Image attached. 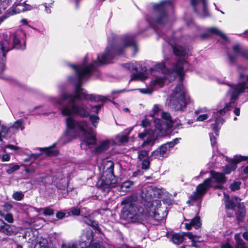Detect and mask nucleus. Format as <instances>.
<instances>
[{
	"mask_svg": "<svg viewBox=\"0 0 248 248\" xmlns=\"http://www.w3.org/2000/svg\"><path fill=\"white\" fill-rule=\"evenodd\" d=\"M130 46L135 52L137 51V47L131 35H125L119 41L117 45H110L107 47L105 52L97 57V61H94L89 65H87L86 61L81 64L78 65H70L75 70L78 78L75 84V91L73 93H69L65 91L62 92L58 98L51 97L49 98L50 103L54 106L61 108V113L63 116H68L66 119L67 130L65 136L74 138L79 133H82L81 148L86 150L91 149L96 143L95 135L92 131H88V124L85 121L78 122L70 115L72 114L79 115L82 117H87L90 115L88 108L86 104L81 103L76 104L77 100H86L92 102H104L107 100L106 97L88 94L86 91L81 87V80L86 79L87 77L94 70L95 65L106 64L110 62L113 57L122 54L127 47Z\"/></svg>",
	"mask_w": 248,
	"mask_h": 248,
	"instance_id": "f257e3e1",
	"label": "nucleus"
},
{
	"mask_svg": "<svg viewBox=\"0 0 248 248\" xmlns=\"http://www.w3.org/2000/svg\"><path fill=\"white\" fill-rule=\"evenodd\" d=\"M134 197H127L123 200L122 205H124L122 210V217L130 222H140L150 217L155 220L160 221L164 219L167 213L166 211H162L161 209H156L155 205L150 202H148L147 208H143L140 206H136L132 201Z\"/></svg>",
	"mask_w": 248,
	"mask_h": 248,
	"instance_id": "f03ea898",
	"label": "nucleus"
},
{
	"mask_svg": "<svg viewBox=\"0 0 248 248\" xmlns=\"http://www.w3.org/2000/svg\"><path fill=\"white\" fill-rule=\"evenodd\" d=\"M239 77L240 79L244 80H246L247 81L240 82L235 86H230V89L228 94L231 96L230 102L226 104L222 109L213 112L212 118L210 120L215 121V124H212L211 126L213 130L214 131L217 136L218 135V130L217 128V125L220 124H223L224 121L222 117V116L231 109L234 101L237 98L239 94L244 93L245 89H248V75H245L242 73H240Z\"/></svg>",
	"mask_w": 248,
	"mask_h": 248,
	"instance_id": "7ed1b4c3",
	"label": "nucleus"
},
{
	"mask_svg": "<svg viewBox=\"0 0 248 248\" xmlns=\"http://www.w3.org/2000/svg\"><path fill=\"white\" fill-rule=\"evenodd\" d=\"M10 37L12 39V46L10 45L7 34L3 35L2 40L0 41V68L2 71L5 69L6 53L12 48L23 50L26 47V35L23 31H16L11 34Z\"/></svg>",
	"mask_w": 248,
	"mask_h": 248,
	"instance_id": "20e7f679",
	"label": "nucleus"
},
{
	"mask_svg": "<svg viewBox=\"0 0 248 248\" xmlns=\"http://www.w3.org/2000/svg\"><path fill=\"white\" fill-rule=\"evenodd\" d=\"M210 178L205 179L202 183L197 186L196 190L190 196L191 201H196L202 199L211 187H214L216 188H222L220 185L213 186L212 183L214 182L218 184L225 183L226 181V178L224 174L213 170L210 172Z\"/></svg>",
	"mask_w": 248,
	"mask_h": 248,
	"instance_id": "39448f33",
	"label": "nucleus"
},
{
	"mask_svg": "<svg viewBox=\"0 0 248 248\" xmlns=\"http://www.w3.org/2000/svg\"><path fill=\"white\" fill-rule=\"evenodd\" d=\"M189 67V64L186 60L180 59L173 66L172 70L166 68L165 63L163 62L155 64L154 69L155 71H161L165 75L161 78H166V80L168 78L170 80H172L176 76H179L182 80L184 73Z\"/></svg>",
	"mask_w": 248,
	"mask_h": 248,
	"instance_id": "423d86ee",
	"label": "nucleus"
},
{
	"mask_svg": "<svg viewBox=\"0 0 248 248\" xmlns=\"http://www.w3.org/2000/svg\"><path fill=\"white\" fill-rule=\"evenodd\" d=\"M189 102V96L182 84L177 85L170 96L169 104L175 110L182 111Z\"/></svg>",
	"mask_w": 248,
	"mask_h": 248,
	"instance_id": "0eeeda50",
	"label": "nucleus"
},
{
	"mask_svg": "<svg viewBox=\"0 0 248 248\" xmlns=\"http://www.w3.org/2000/svg\"><path fill=\"white\" fill-rule=\"evenodd\" d=\"M159 195H160V190L159 189L155 188L152 186L144 185L142 187L141 191V196L143 201L140 204L138 205L134 202L136 198L134 196V200L132 201V203L136 206H142L144 209L147 208V205L149 202L151 203H154V204H155L156 207H160L161 205L160 201L153 200V197H155ZM131 197H133V196Z\"/></svg>",
	"mask_w": 248,
	"mask_h": 248,
	"instance_id": "6e6552de",
	"label": "nucleus"
},
{
	"mask_svg": "<svg viewBox=\"0 0 248 248\" xmlns=\"http://www.w3.org/2000/svg\"><path fill=\"white\" fill-rule=\"evenodd\" d=\"M108 167L107 169L106 176H102L97 183V186L104 191H108L109 188L114 187L117 183V179L113 174L114 164L108 162Z\"/></svg>",
	"mask_w": 248,
	"mask_h": 248,
	"instance_id": "1a4fd4ad",
	"label": "nucleus"
},
{
	"mask_svg": "<svg viewBox=\"0 0 248 248\" xmlns=\"http://www.w3.org/2000/svg\"><path fill=\"white\" fill-rule=\"evenodd\" d=\"M172 4L170 0H164L159 4H155L154 9L155 14L159 16V17L156 18L148 19V21L150 23H155L158 24H164L168 21V17L166 13V11L168 7H171Z\"/></svg>",
	"mask_w": 248,
	"mask_h": 248,
	"instance_id": "9d476101",
	"label": "nucleus"
},
{
	"mask_svg": "<svg viewBox=\"0 0 248 248\" xmlns=\"http://www.w3.org/2000/svg\"><path fill=\"white\" fill-rule=\"evenodd\" d=\"M125 69L131 72H136V74L132 75L131 80L143 81L147 78V75L144 72H138L141 67L140 62L126 63L124 65Z\"/></svg>",
	"mask_w": 248,
	"mask_h": 248,
	"instance_id": "9b49d317",
	"label": "nucleus"
},
{
	"mask_svg": "<svg viewBox=\"0 0 248 248\" xmlns=\"http://www.w3.org/2000/svg\"><path fill=\"white\" fill-rule=\"evenodd\" d=\"M191 3L195 11L199 13L201 17L204 18L209 16L206 0H191Z\"/></svg>",
	"mask_w": 248,
	"mask_h": 248,
	"instance_id": "f8f14e48",
	"label": "nucleus"
},
{
	"mask_svg": "<svg viewBox=\"0 0 248 248\" xmlns=\"http://www.w3.org/2000/svg\"><path fill=\"white\" fill-rule=\"evenodd\" d=\"M93 240V232L90 229L84 231L81 236L79 242L80 248H88L92 246L94 243L90 246Z\"/></svg>",
	"mask_w": 248,
	"mask_h": 248,
	"instance_id": "ddd939ff",
	"label": "nucleus"
},
{
	"mask_svg": "<svg viewBox=\"0 0 248 248\" xmlns=\"http://www.w3.org/2000/svg\"><path fill=\"white\" fill-rule=\"evenodd\" d=\"M232 49L234 54L228 55V58L231 63H234L236 62L237 57L239 55L248 59V51L246 50H243L240 45L234 46Z\"/></svg>",
	"mask_w": 248,
	"mask_h": 248,
	"instance_id": "4468645a",
	"label": "nucleus"
},
{
	"mask_svg": "<svg viewBox=\"0 0 248 248\" xmlns=\"http://www.w3.org/2000/svg\"><path fill=\"white\" fill-rule=\"evenodd\" d=\"M166 81V78L160 77H155L150 82V87L152 89V90H149L147 89H140V93H151L154 87L158 86L160 87H162L164 86L165 81Z\"/></svg>",
	"mask_w": 248,
	"mask_h": 248,
	"instance_id": "2eb2a0df",
	"label": "nucleus"
},
{
	"mask_svg": "<svg viewBox=\"0 0 248 248\" xmlns=\"http://www.w3.org/2000/svg\"><path fill=\"white\" fill-rule=\"evenodd\" d=\"M248 159V157L245 156L236 155L233 159L232 160L231 163L226 166L224 169V173L228 174L234 170L236 168L237 163L243 160H246Z\"/></svg>",
	"mask_w": 248,
	"mask_h": 248,
	"instance_id": "dca6fc26",
	"label": "nucleus"
},
{
	"mask_svg": "<svg viewBox=\"0 0 248 248\" xmlns=\"http://www.w3.org/2000/svg\"><path fill=\"white\" fill-rule=\"evenodd\" d=\"M180 139V138H176L172 141L167 142L158 148L164 157L168 155L169 149L177 144Z\"/></svg>",
	"mask_w": 248,
	"mask_h": 248,
	"instance_id": "f3484780",
	"label": "nucleus"
},
{
	"mask_svg": "<svg viewBox=\"0 0 248 248\" xmlns=\"http://www.w3.org/2000/svg\"><path fill=\"white\" fill-rule=\"evenodd\" d=\"M185 225L186 229L187 230H190L192 227H193L195 229H197L200 228L202 225L201 218L200 217L197 216L194 218L192 219L189 222L185 223Z\"/></svg>",
	"mask_w": 248,
	"mask_h": 248,
	"instance_id": "a211bd4d",
	"label": "nucleus"
},
{
	"mask_svg": "<svg viewBox=\"0 0 248 248\" xmlns=\"http://www.w3.org/2000/svg\"><path fill=\"white\" fill-rule=\"evenodd\" d=\"M238 211L236 212V216L238 224L244 221L246 216V208L242 203H239L238 206Z\"/></svg>",
	"mask_w": 248,
	"mask_h": 248,
	"instance_id": "6ab92c4d",
	"label": "nucleus"
},
{
	"mask_svg": "<svg viewBox=\"0 0 248 248\" xmlns=\"http://www.w3.org/2000/svg\"><path fill=\"white\" fill-rule=\"evenodd\" d=\"M208 31L209 33L202 34L201 35V38L203 39L208 38L210 36V33H211L219 35L224 40H226L227 39L226 35L216 28H211L209 29Z\"/></svg>",
	"mask_w": 248,
	"mask_h": 248,
	"instance_id": "aec40b11",
	"label": "nucleus"
},
{
	"mask_svg": "<svg viewBox=\"0 0 248 248\" xmlns=\"http://www.w3.org/2000/svg\"><path fill=\"white\" fill-rule=\"evenodd\" d=\"M0 232L9 236L12 235L14 233L11 226L6 224L1 219H0Z\"/></svg>",
	"mask_w": 248,
	"mask_h": 248,
	"instance_id": "412c9836",
	"label": "nucleus"
},
{
	"mask_svg": "<svg viewBox=\"0 0 248 248\" xmlns=\"http://www.w3.org/2000/svg\"><path fill=\"white\" fill-rule=\"evenodd\" d=\"M110 142L109 140L101 141L100 144L95 148V152L97 154H100L107 150L109 147Z\"/></svg>",
	"mask_w": 248,
	"mask_h": 248,
	"instance_id": "4be33fe9",
	"label": "nucleus"
},
{
	"mask_svg": "<svg viewBox=\"0 0 248 248\" xmlns=\"http://www.w3.org/2000/svg\"><path fill=\"white\" fill-rule=\"evenodd\" d=\"M174 53L177 56H185L187 54V50L182 46H173Z\"/></svg>",
	"mask_w": 248,
	"mask_h": 248,
	"instance_id": "5701e85b",
	"label": "nucleus"
},
{
	"mask_svg": "<svg viewBox=\"0 0 248 248\" xmlns=\"http://www.w3.org/2000/svg\"><path fill=\"white\" fill-rule=\"evenodd\" d=\"M133 183L132 181H127L123 183L120 186L119 190L122 192H128L132 190V186Z\"/></svg>",
	"mask_w": 248,
	"mask_h": 248,
	"instance_id": "b1692460",
	"label": "nucleus"
},
{
	"mask_svg": "<svg viewBox=\"0 0 248 248\" xmlns=\"http://www.w3.org/2000/svg\"><path fill=\"white\" fill-rule=\"evenodd\" d=\"M128 140V136L127 135H117L115 139V143L116 144L121 145L126 143Z\"/></svg>",
	"mask_w": 248,
	"mask_h": 248,
	"instance_id": "393cba45",
	"label": "nucleus"
},
{
	"mask_svg": "<svg viewBox=\"0 0 248 248\" xmlns=\"http://www.w3.org/2000/svg\"><path fill=\"white\" fill-rule=\"evenodd\" d=\"M38 149L41 151H44L47 156H56L58 154V150L53 149L52 146L44 148H40Z\"/></svg>",
	"mask_w": 248,
	"mask_h": 248,
	"instance_id": "a878e982",
	"label": "nucleus"
},
{
	"mask_svg": "<svg viewBox=\"0 0 248 248\" xmlns=\"http://www.w3.org/2000/svg\"><path fill=\"white\" fill-rule=\"evenodd\" d=\"M10 128L16 130H23L24 128L23 121L21 119L16 121L10 126Z\"/></svg>",
	"mask_w": 248,
	"mask_h": 248,
	"instance_id": "bb28decb",
	"label": "nucleus"
},
{
	"mask_svg": "<svg viewBox=\"0 0 248 248\" xmlns=\"http://www.w3.org/2000/svg\"><path fill=\"white\" fill-rule=\"evenodd\" d=\"M184 232L182 234H180L178 233H174L172 235V240L174 243L176 244H180L182 243L184 240V236H186L184 234Z\"/></svg>",
	"mask_w": 248,
	"mask_h": 248,
	"instance_id": "cd10ccee",
	"label": "nucleus"
},
{
	"mask_svg": "<svg viewBox=\"0 0 248 248\" xmlns=\"http://www.w3.org/2000/svg\"><path fill=\"white\" fill-rule=\"evenodd\" d=\"M62 248H77L74 244H65L62 246ZM88 248H104L103 246L97 243H94L92 246Z\"/></svg>",
	"mask_w": 248,
	"mask_h": 248,
	"instance_id": "c85d7f7f",
	"label": "nucleus"
},
{
	"mask_svg": "<svg viewBox=\"0 0 248 248\" xmlns=\"http://www.w3.org/2000/svg\"><path fill=\"white\" fill-rule=\"evenodd\" d=\"M184 234L187 236L189 239L191 240L192 242V246L196 247V243L197 242H200L202 240H197L196 238H199L200 237L197 235H193L191 232H185Z\"/></svg>",
	"mask_w": 248,
	"mask_h": 248,
	"instance_id": "c756f323",
	"label": "nucleus"
},
{
	"mask_svg": "<svg viewBox=\"0 0 248 248\" xmlns=\"http://www.w3.org/2000/svg\"><path fill=\"white\" fill-rule=\"evenodd\" d=\"M30 7V5L26 4L25 3L17 5L14 9V10L15 11V13H17L22 11H25L26 10H29L30 9V8H29Z\"/></svg>",
	"mask_w": 248,
	"mask_h": 248,
	"instance_id": "7c9ffc66",
	"label": "nucleus"
},
{
	"mask_svg": "<svg viewBox=\"0 0 248 248\" xmlns=\"http://www.w3.org/2000/svg\"><path fill=\"white\" fill-rule=\"evenodd\" d=\"M224 200L225 202V206L229 209H233L235 207V204L232 201L229 200V195L224 194Z\"/></svg>",
	"mask_w": 248,
	"mask_h": 248,
	"instance_id": "2f4dec72",
	"label": "nucleus"
},
{
	"mask_svg": "<svg viewBox=\"0 0 248 248\" xmlns=\"http://www.w3.org/2000/svg\"><path fill=\"white\" fill-rule=\"evenodd\" d=\"M24 194L22 191H15L12 195V198L17 201H20L24 199Z\"/></svg>",
	"mask_w": 248,
	"mask_h": 248,
	"instance_id": "473e14b6",
	"label": "nucleus"
},
{
	"mask_svg": "<svg viewBox=\"0 0 248 248\" xmlns=\"http://www.w3.org/2000/svg\"><path fill=\"white\" fill-rule=\"evenodd\" d=\"M84 222L87 225L91 226L94 228H97L98 227L97 223L94 220H92L90 217H85L84 219Z\"/></svg>",
	"mask_w": 248,
	"mask_h": 248,
	"instance_id": "72a5a7b5",
	"label": "nucleus"
},
{
	"mask_svg": "<svg viewBox=\"0 0 248 248\" xmlns=\"http://www.w3.org/2000/svg\"><path fill=\"white\" fill-rule=\"evenodd\" d=\"M138 158L140 160L149 159L148 152L146 150H141L138 152Z\"/></svg>",
	"mask_w": 248,
	"mask_h": 248,
	"instance_id": "f704fd0d",
	"label": "nucleus"
},
{
	"mask_svg": "<svg viewBox=\"0 0 248 248\" xmlns=\"http://www.w3.org/2000/svg\"><path fill=\"white\" fill-rule=\"evenodd\" d=\"M161 157H164L160 150L159 148L154 151L150 155V158L151 160L154 158H159Z\"/></svg>",
	"mask_w": 248,
	"mask_h": 248,
	"instance_id": "c9c22d12",
	"label": "nucleus"
},
{
	"mask_svg": "<svg viewBox=\"0 0 248 248\" xmlns=\"http://www.w3.org/2000/svg\"><path fill=\"white\" fill-rule=\"evenodd\" d=\"M9 6V0H0V14Z\"/></svg>",
	"mask_w": 248,
	"mask_h": 248,
	"instance_id": "e433bc0d",
	"label": "nucleus"
},
{
	"mask_svg": "<svg viewBox=\"0 0 248 248\" xmlns=\"http://www.w3.org/2000/svg\"><path fill=\"white\" fill-rule=\"evenodd\" d=\"M99 117L96 115H90V120L92 123V124L94 125V127H96V124H97L99 120Z\"/></svg>",
	"mask_w": 248,
	"mask_h": 248,
	"instance_id": "4c0bfd02",
	"label": "nucleus"
},
{
	"mask_svg": "<svg viewBox=\"0 0 248 248\" xmlns=\"http://www.w3.org/2000/svg\"><path fill=\"white\" fill-rule=\"evenodd\" d=\"M42 210H43V213L45 216H51L54 214L53 209L49 207L43 208Z\"/></svg>",
	"mask_w": 248,
	"mask_h": 248,
	"instance_id": "58836bf2",
	"label": "nucleus"
},
{
	"mask_svg": "<svg viewBox=\"0 0 248 248\" xmlns=\"http://www.w3.org/2000/svg\"><path fill=\"white\" fill-rule=\"evenodd\" d=\"M20 168V166L18 165H14L10 167L9 168L7 169L6 170V172L10 174L14 172L15 171L18 170Z\"/></svg>",
	"mask_w": 248,
	"mask_h": 248,
	"instance_id": "ea45409f",
	"label": "nucleus"
},
{
	"mask_svg": "<svg viewBox=\"0 0 248 248\" xmlns=\"http://www.w3.org/2000/svg\"><path fill=\"white\" fill-rule=\"evenodd\" d=\"M34 248H47L46 241V240H43L42 242L40 241L37 242L35 244Z\"/></svg>",
	"mask_w": 248,
	"mask_h": 248,
	"instance_id": "a19ab883",
	"label": "nucleus"
},
{
	"mask_svg": "<svg viewBox=\"0 0 248 248\" xmlns=\"http://www.w3.org/2000/svg\"><path fill=\"white\" fill-rule=\"evenodd\" d=\"M4 217L6 221L10 223H12L14 221L13 216L11 213H7L6 215L4 214V217Z\"/></svg>",
	"mask_w": 248,
	"mask_h": 248,
	"instance_id": "79ce46f5",
	"label": "nucleus"
},
{
	"mask_svg": "<svg viewBox=\"0 0 248 248\" xmlns=\"http://www.w3.org/2000/svg\"><path fill=\"white\" fill-rule=\"evenodd\" d=\"M10 127L8 128L6 126L2 125L1 126V130L0 131V134L2 135L3 138H5L6 135L9 133Z\"/></svg>",
	"mask_w": 248,
	"mask_h": 248,
	"instance_id": "37998d69",
	"label": "nucleus"
},
{
	"mask_svg": "<svg viewBox=\"0 0 248 248\" xmlns=\"http://www.w3.org/2000/svg\"><path fill=\"white\" fill-rule=\"evenodd\" d=\"M3 208L4 211L8 212L10 211L13 208V205L10 202H6L4 203Z\"/></svg>",
	"mask_w": 248,
	"mask_h": 248,
	"instance_id": "c03bdc74",
	"label": "nucleus"
},
{
	"mask_svg": "<svg viewBox=\"0 0 248 248\" xmlns=\"http://www.w3.org/2000/svg\"><path fill=\"white\" fill-rule=\"evenodd\" d=\"M70 211L73 216H79L80 213V209L77 207L71 208Z\"/></svg>",
	"mask_w": 248,
	"mask_h": 248,
	"instance_id": "a18cd8bd",
	"label": "nucleus"
},
{
	"mask_svg": "<svg viewBox=\"0 0 248 248\" xmlns=\"http://www.w3.org/2000/svg\"><path fill=\"white\" fill-rule=\"evenodd\" d=\"M240 183L238 182H234L230 186V188L232 190L234 191L238 190L240 188Z\"/></svg>",
	"mask_w": 248,
	"mask_h": 248,
	"instance_id": "49530a36",
	"label": "nucleus"
},
{
	"mask_svg": "<svg viewBox=\"0 0 248 248\" xmlns=\"http://www.w3.org/2000/svg\"><path fill=\"white\" fill-rule=\"evenodd\" d=\"M160 111H161V108H160L159 106L157 105H155L152 109L153 113L151 114L150 116L154 117Z\"/></svg>",
	"mask_w": 248,
	"mask_h": 248,
	"instance_id": "de8ad7c7",
	"label": "nucleus"
},
{
	"mask_svg": "<svg viewBox=\"0 0 248 248\" xmlns=\"http://www.w3.org/2000/svg\"><path fill=\"white\" fill-rule=\"evenodd\" d=\"M161 117L163 119L168 121L170 124L171 122L172 121L170 114L168 112H163L161 114Z\"/></svg>",
	"mask_w": 248,
	"mask_h": 248,
	"instance_id": "09e8293b",
	"label": "nucleus"
},
{
	"mask_svg": "<svg viewBox=\"0 0 248 248\" xmlns=\"http://www.w3.org/2000/svg\"><path fill=\"white\" fill-rule=\"evenodd\" d=\"M103 105H98L96 106H93L91 107L90 111L92 112H94L95 113H98Z\"/></svg>",
	"mask_w": 248,
	"mask_h": 248,
	"instance_id": "8fccbe9b",
	"label": "nucleus"
},
{
	"mask_svg": "<svg viewBox=\"0 0 248 248\" xmlns=\"http://www.w3.org/2000/svg\"><path fill=\"white\" fill-rule=\"evenodd\" d=\"M142 162V168L143 169L147 170L149 168L150 165V161L149 159H146L141 161Z\"/></svg>",
	"mask_w": 248,
	"mask_h": 248,
	"instance_id": "3c124183",
	"label": "nucleus"
},
{
	"mask_svg": "<svg viewBox=\"0 0 248 248\" xmlns=\"http://www.w3.org/2000/svg\"><path fill=\"white\" fill-rule=\"evenodd\" d=\"M170 127H177L179 128V126L182 125L179 120H176L175 121H172L170 124H169Z\"/></svg>",
	"mask_w": 248,
	"mask_h": 248,
	"instance_id": "603ef678",
	"label": "nucleus"
},
{
	"mask_svg": "<svg viewBox=\"0 0 248 248\" xmlns=\"http://www.w3.org/2000/svg\"><path fill=\"white\" fill-rule=\"evenodd\" d=\"M208 118V115L207 114H202L196 118L197 121H203Z\"/></svg>",
	"mask_w": 248,
	"mask_h": 248,
	"instance_id": "864d4df0",
	"label": "nucleus"
},
{
	"mask_svg": "<svg viewBox=\"0 0 248 248\" xmlns=\"http://www.w3.org/2000/svg\"><path fill=\"white\" fill-rule=\"evenodd\" d=\"M210 138L211 145L212 146H215L217 143L216 138H215V137L214 135H211V134L210 135Z\"/></svg>",
	"mask_w": 248,
	"mask_h": 248,
	"instance_id": "5fc2aeb1",
	"label": "nucleus"
},
{
	"mask_svg": "<svg viewBox=\"0 0 248 248\" xmlns=\"http://www.w3.org/2000/svg\"><path fill=\"white\" fill-rule=\"evenodd\" d=\"M41 155V154H31L29 155L30 159L34 160Z\"/></svg>",
	"mask_w": 248,
	"mask_h": 248,
	"instance_id": "6e6d98bb",
	"label": "nucleus"
},
{
	"mask_svg": "<svg viewBox=\"0 0 248 248\" xmlns=\"http://www.w3.org/2000/svg\"><path fill=\"white\" fill-rule=\"evenodd\" d=\"M10 156L9 154H5V155H3L1 157V161L4 162V161H8L10 160Z\"/></svg>",
	"mask_w": 248,
	"mask_h": 248,
	"instance_id": "4d7b16f0",
	"label": "nucleus"
},
{
	"mask_svg": "<svg viewBox=\"0 0 248 248\" xmlns=\"http://www.w3.org/2000/svg\"><path fill=\"white\" fill-rule=\"evenodd\" d=\"M149 124H150L149 121L146 119L143 120L141 122V125L144 127H147V126H148L149 125Z\"/></svg>",
	"mask_w": 248,
	"mask_h": 248,
	"instance_id": "13d9d810",
	"label": "nucleus"
},
{
	"mask_svg": "<svg viewBox=\"0 0 248 248\" xmlns=\"http://www.w3.org/2000/svg\"><path fill=\"white\" fill-rule=\"evenodd\" d=\"M65 215V213L62 212H59L56 214V217L59 219H62L64 217Z\"/></svg>",
	"mask_w": 248,
	"mask_h": 248,
	"instance_id": "bf43d9fd",
	"label": "nucleus"
},
{
	"mask_svg": "<svg viewBox=\"0 0 248 248\" xmlns=\"http://www.w3.org/2000/svg\"><path fill=\"white\" fill-rule=\"evenodd\" d=\"M221 247V248H234L228 242L222 244Z\"/></svg>",
	"mask_w": 248,
	"mask_h": 248,
	"instance_id": "052dcab7",
	"label": "nucleus"
},
{
	"mask_svg": "<svg viewBox=\"0 0 248 248\" xmlns=\"http://www.w3.org/2000/svg\"><path fill=\"white\" fill-rule=\"evenodd\" d=\"M6 147L9 148V149H10L11 150H17L19 149V147H18L15 146L14 145H11V144L7 145Z\"/></svg>",
	"mask_w": 248,
	"mask_h": 248,
	"instance_id": "680f3d73",
	"label": "nucleus"
},
{
	"mask_svg": "<svg viewBox=\"0 0 248 248\" xmlns=\"http://www.w3.org/2000/svg\"><path fill=\"white\" fill-rule=\"evenodd\" d=\"M43 5L45 6L46 9V12L47 14H50L51 13V9L50 7L47 6V4L46 3H45L43 4Z\"/></svg>",
	"mask_w": 248,
	"mask_h": 248,
	"instance_id": "e2e57ef3",
	"label": "nucleus"
},
{
	"mask_svg": "<svg viewBox=\"0 0 248 248\" xmlns=\"http://www.w3.org/2000/svg\"><path fill=\"white\" fill-rule=\"evenodd\" d=\"M147 133L146 132L140 133L139 134V137L141 139H143L147 136Z\"/></svg>",
	"mask_w": 248,
	"mask_h": 248,
	"instance_id": "0e129e2a",
	"label": "nucleus"
},
{
	"mask_svg": "<svg viewBox=\"0 0 248 248\" xmlns=\"http://www.w3.org/2000/svg\"><path fill=\"white\" fill-rule=\"evenodd\" d=\"M240 110L239 108H236L234 110V114L237 115L239 116L240 115Z\"/></svg>",
	"mask_w": 248,
	"mask_h": 248,
	"instance_id": "69168bd1",
	"label": "nucleus"
},
{
	"mask_svg": "<svg viewBox=\"0 0 248 248\" xmlns=\"http://www.w3.org/2000/svg\"><path fill=\"white\" fill-rule=\"evenodd\" d=\"M243 237L245 240H248V232H244L243 234Z\"/></svg>",
	"mask_w": 248,
	"mask_h": 248,
	"instance_id": "338daca9",
	"label": "nucleus"
},
{
	"mask_svg": "<svg viewBox=\"0 0 248 248\" xmlns=\"http://www.w3.org/2000/svg\"><path fill=\"white\" fill-rule=\"evenodd\" d=\"M7 18V16L6 15H4L0 17V24L5 19Z\"/></svg>",
	"mask_w": 248,
	"mask_h": 248,
	"instance_id": "774afa93",
	"label": "nucleus"
}]
</instances>
